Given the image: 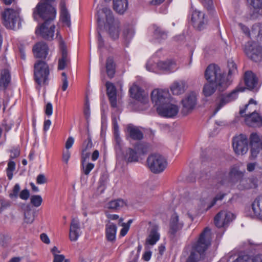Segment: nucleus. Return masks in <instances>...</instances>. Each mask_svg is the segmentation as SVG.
<instances>
[{"instance_id": "nucleus-1", "label": "nucleus", "mask_w": 262, "mask_h": 262, "mask_svg": "<svg viewBox=\"0 0 262 262\" xmlns=\"http://www.w3.org/2000/svg\"><path fill=\"white\" fill-rule=\"evenodd\" d=\"M33 14L34 19L37 20L38 17H40L45 20L44 23L36 29V34L46 39H52L55 27L51 21L56 17L55 8L50 5H42V3H40L34 8Z\"/></svg>"}, {"instance_id": "nucleus-2", "label": "nucleus", "mask_w": 262, "mask_h": 262, "mask_svg": "<svg viewBox=\"0 0 262 262\" xmlns=\"http://www.w3.org/2000/svg\"><path fill=\"white\" fill-rule=\"evenodd\" d=\"M228 75L225 79L219 66L215 64H210L207 68L205 72V77L208 82L214 83L216 85L221 88H227L231 82V77L237 73V68L235 63L232 60L228 62Z\"/></svg>"}, {"instance_id": "nucleus-3", "label": "nucleus", "mask_w": 262, "mask_h": 262, "mask_svg": "<svg viewBox=\"0 0 262 262\" xmlns=\"http://www.w3.org/2000/svg\"><path fill=\"white\" fill-rule=\"evenodd\" d=\"M98 26L104 27L107 29L110 37L112 39H118L120 33L119 23L114 19L111 10L106 7L99 9L97 12Z\"/></svg>"}, {"instance_id": "nucleus-4", "label": "nucleus", "mask_w": 262, "mask_h": 262, "mask_svg": "<svg viewBox=\"0 0 262 262\" xmlns=\"http://www.w3.org/2000/svg\"><path fill=\"white\" fill-rule=\"evenodd\" d=\"M210 243L211 231L206 228L198 241L192 246V251L186 262H198L199 256L208 248Z\"/></svg>"}, {"instance_id": "nucleus-5", "label": "nucleus", "mask_w": 262, "mask_h": 262, "mask_svg": "<svg viewBox=\"0 0 262 262\" xmlns=\"http://www.w3.org/2000/svg\"><path fill=\"white\" fill-rule=\"evenodd\" d=\"M20 9L11 8L4 10L2 13V22L7 29L15 30L21 26Z\"/></svg>"}, {"instance_id": "nucleus-6", "label": "nucleus", "mask_w": 262, "mask_h": 262, "mask_svg": "<svg viewBox=\"0 0 262 262\" xmlns=\"http://www.w3.org/2000/svg\"><path fill=\"white\" fill-rule=\"evenodd\" d=\"M147 166L150 171L154 173L162 172L167 166L166 159L161 155L152 154L147 159Z\"/></svg>"}, {"instance_id": "nucleus-7", "label": "nucleus", "mask_w": 262, "mask_h": 262, "mask_svg": "<svg viewBox=\"0 0 262 262\" xmlns=\"http://www.w3.org/2000/svg\"><path fill=\"white\" fill-rule=\"evenodd\" d=\"M129 91L130 96L138 101L137 105L141 106L138 111H143L149 106L147 95L136 84H134Z\"/></svg>"}, {"instance_id": "nucleus-8", "label": "nucleus", "mask_w": 262, "mask_h": 262, "mask_svg": "<svg viewBox=\"0 0 262 262\" xmlns=\"http://www.w3.org/2000/svg\"><path fill=\"white\" fill-rule=\"evenodd\" d=\"M244 88H237L231 93L219 96L215 100L213 114H216L227 104L232 102L238 97V93L244 91Z\"/></svg>"}, {"instance_id": "nucleus-9", "label": "nucleus", "mask_w": 262, "mask_h": 262, "mask_svg": "<svg viewBox=\"0 0 262 262\" xmlns=\"http://www.w3.org/2000/svg\"><path fill=\"white\" fill-rule=\"evenodd\" d=\"M34 79L39 85L45 84L48 79L49 69L44 61H38L34 64Z\"/></svg>"}, {"instance_id": "nucleus-10", "label": "nucleus", "mask_w": 262, "mask_h": 262, "mask_svg": "<svg viewBox=\"0 0 262 262\" xmlns=\"http://www.w3.org/2000/svg\"><path fill=\"white\" fill-rule=\"evenodd\" d=\"M170 98V94L167 89H155L151 93V99L156 108L169 102Z\"/></svg>"}, {"instance_id": "nucleus-11", "label": "nucleus", "mask_w": 262, "mask_h": 262, "mask_svg": "<svg viewBox=\"0 0 262 262\" xmlns=\"http://www.w3.org/2000/svg\"><path fill=\"white\" fill-rule=\"evenodd\" d=\"M245 52L249 58L255 62L262 60V49L256 42H247L245 45Z\"/></svg>"}, {"instance_id": "nucleus-12", "label": "nucleus", "mask_w": 262, "mask_h": 262, "mask_svg": "<svg viewBox=\"0 0 262 262\" xmlns=\"http://www.w3.org/2000/svg\"><path fill=\"white\" fill-rule=\"evenodd\" d=\"M197 96V93L190 92L181 100V113L183 115L186 116L192 112L196 104Z\"/></svg>"}, {"instance_id": "nucleus-13", "label": "nucleus", "mask_w": 262, "mask_h": 262, "mask_svg": "<svg viewBox=\"0 0 262 262\" xmlns=\"http://www.w3.org/2000/svg\"><path fill=\"white\" fill-rule=\"evenodd\" d=\"M232 146L237 155H244L248 150V141L246 135L241 134L233 139Z\"/></svg>"}, {"instance_id": "nucleus-14", "label": "nucleus", "mask_w": 262, "mask_h": 262, "mask_svg": "<svg viewBox=\"0 0 262 262\" xmlns=\"http://www.w3.org/2000/svg\"><path fill=\"white\" fill-rule=\"evenodd\" d=\"M148 146L146 144L139 143L135 147V151L128 148L126 151L125 159L129 162H137L139 157L141 155L145 154L147 151Z\"/></svg>"}, {"instance_id": "nucleus-15", "label": "nucleus", "mask_w": 262, "mask_h": 262, "mask_svg": "<svg viewBox=\"0 0 262 262\" xmlns=\"http://www.w3.org/2000/svg\"><path fill=\"white\" fill-rule=\"evenodd\" d=\"M191 20L193 27L198 30L204 29L207 23V19L205 14L199 10L192 7Z\"/></svg>"}, {"instance_id": "nucleus-16", "label": "nucleus", "mask_w": 262, "mask_h": 262, "mask_svg": "<svg viewBox=\"0 0 262 262\" xmlns=\"http://www.w3.org/2000/svg\"><path fill=\"white\" fill-rule=\"evenodd\" d=\"M179 111V108L178 105L169 102L157 108L158 114L161 117L166 118H172L176 116Z\"/></svg>"}, {"instance_id": "nucleus-17", "label": "nucleus", "mask_w": 262, "mask_h": 262, "mask_svg": "<svg viewBox=\"0 0 262 262\" xmlns=\"http://www.w3.org/2000/svg\"><path fill=\"white\" fill-rule=\"evenodd\" d=\"M234 219V214L226 210L221 211L214 217V223L219 228L227 226Z\"/></svg>"}, {"instance_id": "nucleus-18", "label": "nucleus", "mask_w": 262, "mask_h": 262, "mask_svg": "<svg viewBox=\"0 0 262 262\" xmlns=\"http://www.w3.org/2000/svg\"><path fill=\"white\" fill-rule=\"evenodd\" d=\"M184 226V220L183 217L179 216L177 213H173L169 219V228L170 234H174L182 230Z\"/></svg>"}, {"instance_id": "nucleus-19", "label": "nucleus", "mask_w": 262, "mask_h": 262, "mask_svg": "<svg viewBox=\"0 0 262 262\" xmlns=\"http://www.w3.org/2000/svg\"><path fill=\"white\" fill-rule=\"evenodd\" d=\"M187 82L184 80L174 81L170 86V90L173 95H180L185 93L188 88Z\"/></svg>"}, {"instance_id": "nucleus-20", "label": "nucleus", "mask_w": 262, "mask_h": 262, "mask_svg": "<svg viewBox=\"0 0 262 262\" xmlns=\"http://www.w3.org/2000/svg\"><path fill=\"white\" fill-rule=\"evenodd\" d=\"M246 123L250 126L259 127L262 125V117L256 112H252L251 114H245Z\"/></svg>"}, {"instance_id": "nucleus-21", "label": "nucleus", "mask_w": 262, "mask_h": 262, "mask_svg": "<svg viewBox=\"0 0 262 262\" xmlns=\"http://www.w3.org/2000/svg\"><path fill=\"white\" fill-rule=\"evenodd\" d=\"M251 152L253 157H255L260 150H262V141L260 142L259 136L256 133H253L250 136Z\"/></svg>"}, {"instance_id": "nucleus-22", "label": "nucleus", "mask_w": 262, "mask_h": 262, "mask_svg": "<svg viewBox=\"0 0 262 262\" xmlns=\"http://www.w3.org/2000/svg\"><path fill=\"white\" fill-rule=\"evenodd\" d=\"M80 235L79 221L77 219H73L71 223L69 238L72 242L76 241Z\"/></svg>"}, {"instance_id": "nucleus-23", "label": "nucleus", "mask_w": 262, "mask_h": 262, "mask_svg": "<svg viewBox=\"0 0 262 262\" xmlns=\"http://www.w3.org/2000/svg\"><path fill=\"white\" fill-rule=\"evenodd\" d=\"M237 189L244 190L256 187V183L253 179L246 178L244 177L234 183Z\"/></svg>"}, {"instance_id": "nucleus-24", "label": "nucleus", "mask_w": 262, "mask_h": 262, "mask_svg": "<svg viewBox=\"0 0 262 262\" xmlns=\"http://www.w3.org/2000/svg\"><path fill=\"white\" fill-rule=\"evenodd\" d=\"M245 83L247 88L249 90L257 89V79L255 75L251 71H247L245 73Z\"/></svg>"}, {"instance_id": "nucleus-25", "label": "nucleus", "mask_w": 262, "mask_h": 262, "mask_svg": "<svg viewBox=\"0 0 262 262\" xmlns=\"http://www.w3.org/2000/svg\"><path fill=\"white\" fill-rule=\"evenodd\" d=\"M157 66L159 70L169 72H173L178 69L176 61L172 60L158 61L157 62Z\"/></svg>"}, {"instance_id": "nucleus-26", "label": "nucleus", "mask_w": 262, "mask_h": 262, "mask_svg": "<svg viewBox=\"0 0 262 262\" xmlns=\"http://www.w3.org/2000/svg\"><path fill=\"white\" fill-rule=\"evenodd\" d=\"M48 48L44 42H38L33 48V53L36 58H45L48 55Z\"/></svg>"}, {"instance_id": "nucleus-27", "label": "nucleus", "mask_w": 262, "mask_h": 262, "mask_svg": "<svg viewBox=\"0 0 262 262\" xmlns=\"http://www.w3.org/2000/svg\"><path fill=\"white\" fill-rule=\"evenodd\" d=\"M159 228L157 226H152L150 229L149 235L146 238L147 244L154 245L159 240L160 234L159 232Z\"/></svg>"}, {"instance_id": "nucleus-28", "label": "nucleus", "mask_w": 262, "mask_h": 262, "mask_svg": "<svg viewBox=\"0 0 262 262\" xmlns=\"http://www.w3.org/2000/svg\"><path fill=\"white\" fill-rule=\"evenodd\" d=\"M60 49L61 51L62 56L59 59L58 68L59 70H63L69 62V58L66 46L63 41H61L60 43Z\"/></svg>"}, {"instance_id": "nucleus-29", "label": "nucleus", "mask_w": 262, "mask_h": 262, "mask_svg": "<svg viewBox=\"0 0 262 262\" xmlns=\"http://www.w3.org/2000/svg\"><path fill=\"white\" fill-rule=\"evenodd\" d=\"M106 86L107 94L109 97L111 105L114 107H116L117 104L116 88L112 83L109 82H106Z\"/></svg>"}, {"instance_id": "nucleus-30", "label": "nucleus", "mask_w": 262, "mask_h": 262, "mask_svg": "<svg viewBox=\"0 0 262 262\" xmlns=\"http://www.w3.org/2000/svg\"><path fill=\"white\" fill-rule=\"evenodd\" d=\"M60 20L64 24V25L70 27L71 26V19L70 15L66 7V3L64 1H61L60 3Z\"/></svg>"}, {"instance_id": "nucleus-31", "label": "nucleus", "mask_w": 262, "mask_h": 262, "mask_svg": "<svg viewBox=\"0 0 262 262\" xmlns=\"http://www.w3.org/2000/svg\"><path fill=\"white\" fill-rule=\"evenodd\" d=\"M10 79L11 75L8 69L0 70V89L5 88L10 82Z\"/></svg>"}, {"instance_id": "nucleus-32", "label": "nucleus", "mask_w": 262, "mask_h": 262, "mask_svg": "<svg viewBox=\"0 0 262 262\" xmlns=\"http://www.w3.org/2000/svg\"><path fill=\"white\" fill-rule=\"evenodd\" d=\"M117 229L116 226L112 223H108L106 225L105 233L108 241H113L115 240Z\"/></svg>"}, {"instance_id": "nucleus-33", "label": "nucleus", "mask_w": 262, "mask_h": 262, "mask_svg": "<svg viewBox=\"0 0 262 262\" xmlns=\"http://www.w3.org/2000/svg\"><path fill=\"white\" fill-rule=\"evenodd\" d=\"M126 206V203L123 200L117 199L110 201L105 205V208L114 210H119Z\"/></svg>"}, {"instance_id": "nucleus-34", "label": "nucleus", "mask_w": 262, "mask_h": 262, "mask_svg": "<svg viewBox=\"0 0 262 262\" xmlns=\"http://www.w3.org/2000/svg\"><path fill=\"white\" fill-rule=\"evenodd\" d=\"M230 180L235 182L244 176V172L241 171L237 166H233L231 169L229 173Z\"/></svg>"}, {"instance_id": "nucleus-35", "label": "nucleus", "mask_w": 262, "mask_h": 262, "mask_svg": "<svg viewBox=\"0 0 262 262\" xmlns=\"http://www.w3.org/2000/svg\"><path fill=\"white\" fill-rule=\"evenodd\" d=\"M127 0H114V9L119 14H123L127 10Z\"/></svg>"}, {"instance_id": "nucleus-36", "label": "nucleus", "mask_w": 262, "mask_h": 262, "mask_svg": "<svg viewBox=\"0 0 262 262\" xmlns=\"http://www.w3.org/2000/svg\"><path fill=\"white\" fill-rule=\"evenodd\" d=\"M195 209V206L194 205L192 201H187L182 204V212L185 215L191 220L192 219L191 214V212Z\"/></svg>"}, {"instance_id": "nucleus-37", "label": "nucleus", "mask_w": 262, "mask_h": 262, "mask_svg": "<svg viewBox=\"0 0 262 262\" xmlns=\"http://www.w3.org/2000/svg\"><path fill=\"white\" fill-rule=\"evenodd\" d=\"M219 88L220 90H222L224 88H221L219 85H216L214 83L208 82L205 84L203 88V94L206 97H208L212 95L215 91V89Z\"/></svg>"}, {"instance_id": "nucleus-38", "label": "nucleus", "mask_w": 262, "mask_h": 262, "mask_svg": "<svg viewBox=\"0 0 262 262\" xmlns=\"http://www.w3.org/2000/svg\"><path fill=\"white\" fill-rule=\"evenodd\" d=\"M127 131L130 137L134 140H141L143 138V133L136 127L128 126L127 128Z\"/></svg>"}, {"instance_id": "nucleus-39", "label": "nucleus", "mask_w": 262, "mask_h": 262, "mask_svg": "<svg viewBox=\"0 0 262 262\" xmlns=\"http://www.w3.org/2000/svg\"><path fill=\"white\" fill-rule=\"evenodd\" d=\"M256 108V102L253 99H251L249 100L248 104L245 105V108L244 110L241 109L239 111V113L242 116H244L245 113H247V114H251V112H255Z\"/></svg>"}, {"instance_id": "nucleus-40", "label": "nucleus", "mask_w": 262, "mask_h": 262, "mask_svg": "<svg viewBox=\"0 0 262 262\" xmlns=\"http://www.w3.org/2000/svg\"><path fill=\"white\" fill-rule=\"evenodd\" d=\"M252 209L256 216L260 214L262 211V197L256 198L252 205Z\"/></svg>"}, {"instance_id": "nucleus-41", "label": "nucleus", "mask_w": 262, "mask_h": 262, "mask_svg": "<svg viewBox=\"0 0 262 262\" xmlns=\"http://www.w3.org/2000/svg\"><path fill=\"white\" fill-rule=\"evenodd\" d=\"M235 262H262V256L256 255L253 257H250L248 255L240 256Z\"/></svg>"}, {"instance_id": "nucleus-42", "label": "nucleus", "mask_w": 262, "mask_h": 262, "mask_svg": "<svg viewBox=\"0 0 262 262\" xmlns=\"http://www.w3.org/2000/svg\"><path fill=\"white\" fill-rule=\"evenodd\" d=\"M135 31L133 27L128 26L124 28L122 36L126 42H128L133 37Z\"/></svg>"}, {"instance_id": "nucleus-43", "label": "nucleus", "mask_w": 262, "mask_h": 262, "mask_svg": "<svg viewBox=\"0 0 262 262\" xmlns=\"http://www.w3.org/2000/svg\"><path fill=\"white\" fill-rule=\"evenodd\" d=\"M106 69L107 75L112 78L114 76L115 72V66L112 58H108L106 60Z\"/></svg>"}, {"instance_id": "nucleus-44", "label": "nucleus", "mask_w": 262, "mask_h": 262, "mask_svg": "<svg viewBox=\"0 0 262 262\" xmlns=\"http://www.w3.org/2000/svg\"><path fill=\"white\" fill-rule=\"evenodd\" d=\"M92 141L90 138H89L88 140L83 143L82 151V158L86 159L90 156V153L86 151L92 148Z\"/></svg>"}, {"instance_id": "nucleus-45", "label": "nucleus", "mask_w": 262, "mask_h": 262, "mask_svg": "<svg viewBox=\"0 0 262 262\" xmlns=\"http://www.w3.org/2000/svg\"><path fill=\"white\" fill-rule=\"evenodd\" d=\"M146 69L147 71L152 72H157L159 70L157 66V62L151 59L147 61L146 64Z\"/></svg>"}, {"instance_id": "nucleus-46", "label": "nucleus", "mask_w": 262, "mask_h": 262, "mask_svg": "<svg viewBox=\"0 0 262 262\" xmlns=\"http://www.w3.org/2000/svg\"><path fill=\"white\" fill-rule=\"evenodd\" d=\"M15 169V163L11 160H10L8 163L7 168V174L9 180L12 179L13 177V171Z\"/></svg>"}, {"instance_id": "nucleus-47", "label": "nucleus", "mask_w": 262, "mask_h": 262, "mask_svg": "<svg viewBox=\"0 0 262 262\" xmlns=\"http://www.w3.org/2000/svg\"><path fill=\"white\" fill-rule=\"evenodd\" d=\"M20 189V188L19 185L18 184H15L12 190L9 193V197L12 200L16 199L18 196Z\"/></svg>"}, {"instance_id": "nucleus-48", "label": "nucleus", "mask_w": 262, "mask_h": 262, "mask_svg": "<svg viewBox=\"0 0 262 262\" xmlns=\"http://www.w3.org/2000/svg\"><path fill=\"white\" fill-rule=\"evenodd\" d=\"M31 204L35 207H38L41 205L42 199L39 195H32L30 199Z\"/></svg>"}, {"instance_id": "nucleus-49", "label": "nucleus", "mask_w": 262, "mask_h": 262, "mask_svg": "<svg viewBox=\"0 0 262 262\" xmlns=\"http://www.w3.org/2000/svg\"><path fill=\"white\" fill-rule=\"evenodd\" d=\"M123 219L122 218H120L119 219L118 222V224L122 226V228L120 231V235L122 236H124L127 234L129 228V225H126L125 223H123Z\"/></svg>"}, {"instance_id": "nucleus-50", "label": "nucleus", "mask_w": 262, "mask_h": 262, "mask_svg": "<svg viewBox=\"0 0 262 262\" xmlns=\"http://www.w3.org/2000/svg\"><path fill=\"white\" fill-rule=\"evenodd\" d=\"M248 3L257 12L262 6V0H247Z\"/></svg>"}, {"instance_id": "nucleus-51", "label": "nucleus", "mask_w": 262, "mask_h": 262, "mask_svg": "<svg viewBox=\"0 0 262 262\" xmlns=\"http://www.w3.org/2000/svg\"><path fill=\"white\" fill-rule=\"evenodd\" d=\"M34 220L33 214L30 211H26L25 213L24 222L27 224H31Z\"/></svg>"}, {"instance_id": "nucleus-52", "label": "nucleus", "mask_w": 262, "mask_h": 262, "mask_svg": "<svg viewBox=\"0 0 262 262\" xmlns=\"http://www.w3.org/2000/svg\"><path fill=\"white\" fill-rule=\"evenodd\" d=\"M225 194L224 193H220L216 195V196L213 199V200L211 201L210 203L208 204L207 207L208 208H210L213 205H214L218 200H222L224 197L225 196Z\"/></svg>"}, {"instance_id": "nucleus-53", "label": "nucleus", "mask_w": 262, "mask_h": 262, "mask_svg": "<svg viewBox=\"0 0 262 262\" xmlns=\"http://www.w3.org/2000/svg\"><path fill=\"white\" fill-rule=\"evenodd\" d=\"M10 206L9 201L0 198V212H3Z\"/></svg>"}, {"instance_id": "nucleus-54", "label": "nucleus", "mask_w": 262, "mask_h": 262, "mask_svg": "<svg viewBox=\"0 0 262 262\" xmlns=\"http://www.w3.org/2000/svg\"><path fill=\"white\" fill-rule=\"evenodd\" d=\"M11 239V236L8 233L0 234V245H4Z\"/></svg>"}, {"instance_id": "nucleus-55", "label": "nucleus", "mask_w": 262, "mask_h": 262, "mask_svg": "<svg viewBox=\"0 0 262 262\" xmlns=\"http://www.w3.org/2000/svg\"><path fill=\"white\" fill-rule=\"evenodd\" d=\"M71 157V152L69 150H64L62 152V160L66 164H68Z\"/></svg>"}, {"instance_id": "nucleus-56", "label": "nucleus", "mask_w": 262, "mask_h": 262, "mask_svg": "<svg viewBox=\"0 0 262 262\" xmlns=\"http://www.w3.org/2000/svg\"><path fill=\"white\" fill-rule=\"evenodd\" d=\"M62 86L61 89L62 91H65L68 86V81L66 74L64 72L62 73Z\"/></svg>"}, {"instance_id": "nucleus-57", "label": "nucleus", "mask_w": 262, "mask_h": 262, "mask_svg": "<svg viewBox=\"0 0 262 262\" xmlns=\"http://www.w3.org/2000/svg\"><path fill=\"white\" fill-rule=\"evenodd\" d=\"M53 262H70L69 259H66L62 254L55 255Z\"/></svg>"}, {"instance_id": "nucleus-58", "label": "nucleus", "mask_w": 262, "mask_h": 262, "mask_svg": "<svg viewBox=\"0 0 262 262\" xmlns=\"http://www.w3.org/2000/svg\"><path fill=\"white\" fill-rule=\"evenodd\" d=\"M45 114L48 116H51L53 114V105L51 103L48 102L45 106Z\"/></svg>"}, {"instance_id": "nucleus-59", "label": "nucleus", "mask_w": 262, "mask_h": 262, "mask_svg": "<svg viewBox=\"0 0 262 262\" xmlns=\"http://www.w3.org/2000/svg\"><path fill=\"white\" fill-rule=\"evenodd\" d=\"M74 141L75 139L73 137H69L65 143L66 150H69V149H70L74 144Z\"/></svg>"}, {"instance_id": "nucleus-60", "label": "nucleus", "mask_w": 262, "mask_h": 262, "mask_svg": "<svg viewBox=\"0 0 262 262\" xmlns=\"http://www.w3.org/2000/svg\"><path fill=\"white\" fill-rule=\"evenodd\" d=\"M94 167V164L91 163H88L85 166H83L84 173L86 175L89 174Z\"/></svg>"}, {"instance_id": "nucleus-61", "label": "nucleus", "mask_w": 262, "mask_h": 262, "mask_svg": "<svg viewBox=\"0 0 262 262\" xmlns=\"http://www.w3.org/2000/svg\"><path fill=\"white\" fill-rule=\"evenodd\" d=\"M251 31L254 34H256L257 33V35L258 36H262V27H260L258 25H254Z\"/></svg>"}, {"instance_id": "nucleus-62", "label": "nucleus", "mask_w": 262, "mask_h": 262, "mask_svg": "<svg viewBox=\"0 0 262 262\" xmlns=\"http://www.w3.org/2000/svg\"><path fill=\"white\" fill-rule=\"evenodd\" d=\"M19 196L21 199L27 200L29 198L30 192L28 189H24L20 192Z\"/></svg>"}, {"instance_id": "nucleus-63", "label": "nucleus", "mask_w": 262, "mask_h": 262, "mask_svg": "<svg viewBox=\"0 0 262 262\" xmlns=\"http://www.w3.org/2000/svg\"><path fill=\"white\" fill-rule=\"evenodd\" d=\"M46 178L43 174H39L36 178V182L38 184H43L46 182Z\"/></svg>"}, {"instance_id": "nucleus-64", "label": "nucleus", "mask_w": 262, "mask_h": 262, "mask_svg": "<svg viewBox=\"0 0 262 262\" xmlns=\"http://www.w3.org/2000/svg\"><path fill=\"white\" fill-rule=\"evenodd\" d=\"M40 238L41 241L46 244H49L50 243V240L48 236L46 233H41L40 235Z\"/></svg>"}]
</instances>
